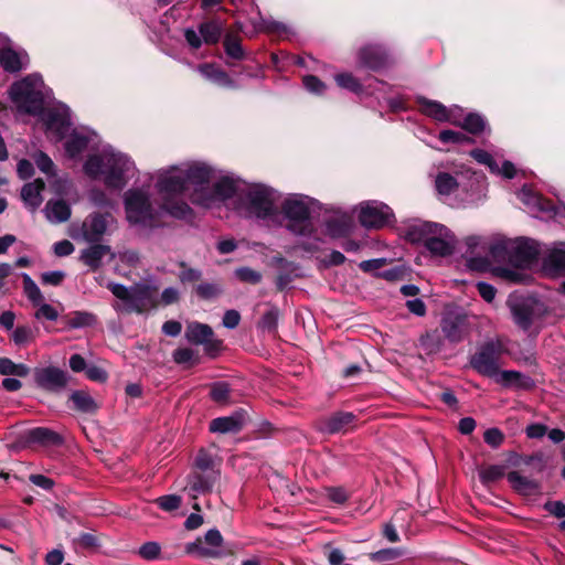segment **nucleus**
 <instances>
[{
	"mask_svg": "<svg viewBox=\"0 0 565 565\" xmlns=\"http://www.w3.org/2000/svg\"><path fill=\"white\" fill-rule=\"evenodd\" d=\"M215 180L214 170L205 163H185L160 170L157 173V189L164 195V207L172 216L186 217L191 209L179 195L189 193L192 203L212 207L216 202L232 198L237 186L233 179L222 177Z\"/></svg>",
	"mask_w": 565,
	"mask_h": 565,
	"instance_id": "nucleus-1",
	"label": "nucleus"
},
{
	"mask_svg": "<svg viewBox=\"0 0 565 565\" xmlns=\"http://www.w3.org/2000/svg\"><path fill=\"white\" fill-rule=\"evenodd\" d=\"M84 171L93 179L103 180L107 188L121 190L134 178L136 166L127 154L106 147L87 158Z\"/></svg>",
	"mask_w": 565,
	"mask_h": 565,
	"instance_id": "nucleus-2",
	"label": "nucleus"
},
{
	"mask_svg": "<svg viewBox=\"0 0 565 565\" xmlns=\"http://www.w3.org/2000/svg\"><path fill=\"white\" fill-rule=\"evenodd\" d=\"M156 190H158L156 188ZM161 198L159 209H156L150 202L148 191L143 189H131L125 193L124 203L127 220L131 225L146 230L160 227L162 213H171L164 207L166 199L162 193L157 191Z\"/></svg>",
	"mask_w": 565,
	"mask_h": 565,
	"instance_id": "nucleus-3",
	"label": "nucleus"
},
{
	"mask_svg": "<svg viewBox=\"0 0 565 565\" xmlns=\"http://www.w3.org/2000/svg\"><path fill=\"white\" fill-rule=\"evenodd\" d=\"M107 288L111 294L122 301L114 306L118 312L143 313L157 305L158 288L153 285L140 282L131 287L121 284L109 282Z\"/></svg>",
	"mask_w": 565,
	"mask_h": 565,
	"instance_id": "nucleus-4",
	"label": "nucleus"
},
{
	"mask_svg": "<svg viewBox=\"0 0 565 565\" xmlns=\"http://www.w3.org/2000/svg\"><path fill=\"white\" fill-rule=\"evenodd\" d=\"M408 235L413 241L423 242L425 247L436 256H449L456 246V238L444 225L431 222L414 224Z\"/></svg>",
	"mask_w": 565,
	"mask_h": 565,
	"instance_id": "nucleus-5",
	"label": "nucleus"
},
{
	"mask_svg": "<svg viewBox=\"0 0 565 565\" xmlns=\"http://www.w3.org/2000/svg\"><path fill=\"white\" fill-rule=\"evenodd\" d=\"M43 79L39 74H30L12 84L10 98L19 113L39 115L43 110Z\"/></svg>",
	"mask_w": 565,
	"mask_h": 565,
	"instance_id": "nucleus-6",
	"label": "nucleus"
},
{
	"mask_svg": "<svg viewBox=\"0 0 565 565\" xmlns=\"http://www.w3.org/2000/svg\"><path fill=\"white\" fill-rule=\"evenodd\" d=\"M237 211L246 217L265 220L276 214L275 194L269 188L254 184L238 194Z\"/></svg>",
	"mask_w": 565,
	"mask_h": 565,
	"instance_id": "nucleus-7",
	"label": "nucleus"
},
{
	"mask_svg": "<svg viewBox=\"0 0 565 565\" xmlns=\"http://www.w3.org/2000/svg\"><path fill=\"white\" fill-rule=\"evenodd\" d=\"M507 352L500 339L483 342L470 356L471 367L482 376L494 377L501 366V359Z\"/></svg>",
	"mask_w": 565,
	"mask_h": 565,
	"instance_id": "nucleus-8",
	"label": "nucleus"
},
{
	"mask_svg": "<svg viewBox=\"0 0 565 565\" xmlns=\"http://www.w3.org/2000/svg\"><path fill=\"white\" fill-rule=\"evenodd\" d=\"M282 213L288 220L287 228L296 235L309 236L312 233L310 209L306 199L292 196L287 199L282 206Z\"/></svg>",
	"mask_w": 565,
	"mask_h": 565,
	"instance_id": "nucleus-9",
	"label": "nucleus"
},
{
	"mask_svg": "<svg viewBox=\"0 0 565 565\" xmlns=\"http://www.w3.org/2000/svg\"><path fill=\"white\" fill-rule=\"evenodd\" d=\"M507 303L516 326L525 331L529 330L533 322L541 318L545 311L543 303L532 297L510 296Z\"/></svg>",
	"mask_w": 565,
	"mask_h": 565,
	"instance_id": "nucleus-10",
	"label": "nucleus"
},
{
	"mask_svg": "<svg viewBox=\"0 0 565 565\" xmlns=\"http://www.w3.org/2000/svg\"><path fill=\"white\" fill-rule=\"evenodd\" d=\"M503 252L508 254L509 262L516 268L529 267L539 255L536 243L532 239H519L510 246L494 245L491 248L493 257H498Z\"/></svg>",
	"mask_w": 565,
	"mask_h": 565,
	"instance_id": "nucleus-11",
	"label": "nucleus"
},
{
	"mask_svg": "<svg viewBox=\"0 0 565 565\" xmlns=\"http://www.w3.org/2000/svg\"><path fill=\"white\" fill-rule=\"evenodd\" d=\"M393 217L391 207L379 201H369L360 206L359 221L366 228H381Z\"/></svg>",
	"mask_w": 565,
	"mask_h": 565,
	"instance_id": "nucleus-12",
	"label": "nucleus"
},
{
	"mask_svg": "<svg viewBox=\"0 0 565 565\" xmlns=\"http://www.w3.org/2000/svg\"><path fill=\"white\" fill-rule=\"evenodd\" d=\"M115 224V217L110 213H92L82 224L83 238L88 243H97Z\"/></svg>",
	"mask_w": 565,
	"mask_h": 565,
	"instance_id": "nucleus-13",
	"label": "nucleus"
},
{
	"mask_svg": "<svg viewBox=\"0 0 565 565\" xmlns=\"http://www.w3.org/2000/svg\"><path fill=\"white\" fill-rule=\"evenodd\" d=\"M33 379L38 387L49 392H61L68 382L67 373L55 366L35 367Z\"/></svg>",
	"mask_w": 565,
	"mask_h": 565,
	"instance_id": "nucleus-14",
	"label": "nucleus"
},
{
	"mask_svg": "<svg viewBox=\"0 0 565 565\" xmlns=\"http://www.w3.org/2000/svg\"><path fill=\"white\" fill-rule=\"evenodd\" d=\"M440 328L447 340L461 342L469 333L468 318L465 313L449 311L444 315Z\"/></svg>",
	"mask_w": 565,
	"mask_h": 565,
	"instance_id": "nucleus-15",
	"label": "nucleus"
},
{
	"mask_svg": "<svg viewBox=\"0 0 565 565\" xmlns=\"http://www.w3.org/2000/svg\"><path fill=\"white\" fill-rule=\"evenodd\" d=\"M43 119L46 130L54 135L56 141H60L71 127L70 108L65 105L50 108L45 111Z\"/></svg>",
	"mask_w": 565,
	"mask_h": 565,
	"instance_id": "nucleus-16",
	"label": "nucleus"
},
{
	"mask_svg": "<svg viewBox=\"0 0 565 565\" xmlns=\"http://www.w3.org/2000/svg\"><path fill=\"white\" fill-rule=\"evenodd\" d=\"M356 416L351 412H337L319 419L317 427L321 433H345L354 424Z\"/></svg>",
	"mask_w": 565,
	"mask_h": 565,
	"instance_id": "nucleus-17",
	"label": "nucleus"
},
{
	"mask_svg": "<svg viewBox=\"0 0 565 565\" xmlns=\"http://www.w3.org/2000/svg\"><path fill=\"white\" fill-rule=\"evenodd\" d=\"M213 330L210 326L196 321L189 322L185 329V338L193 344L205 345L206 352L216 350L220 345L218 341H213Z\"/></svg>",
	"mask_w": 565,
	"mask_h": 565,
	"instance_id": "nucleus-18",
	"label": "nucleus"
},
{
	"mask_svg": "<svg viewBox=\"0 0 565 565\" xmlns=\"http://www.w3.org/2000/svg\"><path fill=\"white\" fill-rule=\"evenodd\" d=\"M221 475L216 472L201 471L192 469L189 476L188 487L193 498L198 494H205L212 492L214 486L220 480Z\"/></svg>",
	"mask_w": 565,
	"mask_h": 565,
	"instance_id": "nucleus-19",
	"label": "nucleus"
},
{
	"mask_svg": "<svg viewBox=\"0 0 565 565\" xmlns=\"http://www.w3.org/2000/svg\"><path fill=\"white\" fill-rule=\"evenodd\" d=\"M247 422V414L245 411H237L230 416L217 417L210 423V430L212 433L228 434L238 433L243 429Z\"/></svg>",
	"mask_w": 565,
	"mask_h": 565,
	"instance_id": "nucleus-20",
	"label": "nucleus"
},
{
	"mask_svg": "<svg viewBox=\"0 0 565 565\" xmlns=\"http://www.w3.org/2000/svg\"><path fill=\"white\" fill-rule=\"evenodd\" d=\"M96 134L88 129H74L65 142V151L68 157L79 156L95 139Z\"/></svg>",
	"mask_w": 565,
	"mask_h": 565,
	"instance_id": "nucleus-21",
	"label": "nucleus"
},
{
	"mask_svg": "<svg viewBox=\"0 0 565 565\" xmlns=\"http://www.w3.org/2000/svg\"><path fill=\"white\" fill-rule=\"evenodd\" d=\"M359 64L370 70H379L386 65L387 55L385 51L377 45H365L358 53Z\"/></svg>",
	"mask_w": 565,
	"mask_h": 565,
	"instance_id": "nucleus-22",
	"label": "nucleus"
},
{
	"mask_svg": "<svg viewBox=\"0 0 565 565\" xmlns=\"http://www.w3.org/2000/svg\"><path fill=\"white\" fill-rule=\"evenodd\" d=\"M493 379L503 387L530 390L534 386V381L530 376L512 370L500 371L499 369Z\"/></svg>",
	"mask_w": 565,
	"mask_h": 565,
	"instance_id": "nucleus-23",
	"label": "nucleus"
},
{
	"mask_svg": "<svg viewBox=\"0 0 565 565\" xmlns=\"http://www.w3.org/2000/svg\"><path fill=\"white\" fill-rule=\"evenodd\" d=\"M106 255H110L111 259L116 257V254L111 252L108 245L94 244L82 250L79 259L95 271L102 266L103 258Z\"/></svg>",
	"mask_w": 565,
	"mask_h": 565,
	"instance_id": "nucleus-24",
	"label": "nucleus"
},
{
	"mask_svg": "<svg viewBox=\"0 0 565 565\" xmlns=\"http://www.w3.org/2000/svg\"><path fill=\"white\" fill-rule=\"evenodd\" d=\"M43 212L46 220L54 224L68 221L72 213L70 204L63 199L49 200Z\"/></svg>",
	"mask_w": 565,
	"mask_h": 565,
	"instance_id": "nucleus-25",
	"label": "nucleus"
},
{
	"mask_svg": "<svg viewBox=\"0 0 565 565\" xmlns=\"http://www.w3.org/2000/svg\"><path fill=\"white\" fill-rule=\"evenodd\" d=\"M45 188V183L42 179H36L33 182H29L23 185L21 190V199L24 205L34 212L42 203V191Z\"/></svg>",
	"mask_w": 565,
	"mask_h": 565,
	"instance_id": "nucleus-26",
	"label": "nucleus"
},
{
	"mask_svg": "<svg viewBox=\"0 0 565 565\" xmlns=\"http://www.w3.org/2000/svg\"><path fill=\"white\" fill-rule=\"evenodd\" d=\"M29 64V56L25 53H18L11 49L0 50V65L9 73H17Z\"/></svg>",
	"mask_w": 565,
	"mask_h": 565,
	"instance_id": "nucleus-27",
	"label": "nucleus"
},
{
	"mask_svg": "<svg viewBox=\"0 0 565 565\" xmlns=\"http://www.w3.org/2000/svg\"><path fill=\"white\" fill-rule=\"evenodd\" d=\"M543 267L551 274L565 270V243H557L543 259Z\"/></svg>",
	"mask_w": 565,
	"mask_h": 565,
	"instance_id": "nucleus-28",
	"label": "nucleus"
},
{
	"mask_svg": "<svg viewBox=\"0 0 565 565\" xmlns=\"http://www.w3.org/2000/svg\"><path fill=\"white\" fill-rule=\"evenodd\" d=\"M222 460L209 450L200 449L194 458L193 469L221 475Z\"/></svg>",
	"mask_w": 565,
	"mask_h": 565,
	"instance_id": "nucleus-29",
	"label": "nucleus"
},
{
	"mask_svg": "<svg viewBox=\"0 0 565 565\" xmlns=\"http://www.w3.org/2000/svg\"><path fill=\"white\" fill-rule=\"evenodd\" d=\"M200 74L209 81L225 87H233L234 82L223 70L216 67L214 64H201L198 66Z\"/></svg>",
	"mask_w": 565,
	"mask_h": 565,
	"instance_id": "nucleus-30",
	"label": "nucleus"
},
{
	"mask_svg": "<svg viewBox=\"0 0 565 565\" xmlns=\"http://www.w3.org/2000/svg\"><path fill=\"white\" fill-rule=\"evenodd\" d=\"M418 104L420 106L422 111L425 115L438 121H448L450 118L449 110L439 102L420 97L418 98Z\"/></svg>",
	"mask_w": 565,
	"mask_h": 565,
	"instance_id": "nucleus-31",
	"label": "nucleus"
},
{
	"mask_svg": "<svg viewBox=\"0 0 565 565\" xmlns=\"http://www.w3.org/2000/svg\"><path fill=\"white\" fill-rule=\"evenodd\" d=\"M512 488L523 495H531L539 490V483L532 479L523 477L518 471H511L507 476Z\"/></svg>",
	"mask_w": 565,
	"mask_h": 565,
	"instance_id": "nucleus-32",
	"label": "nucleus"
},
{
	"mask_svg": "<svg viewBox=\"0 0 565 565\" xmlns=\"http://www.w3.org/2000/svg\"><path fill=\"white\" fill-rule=\"evenodd\" d=\"M70 398L78 412L92 414L98 408L94 398L85 391H74Z\"/></svg>",
	"mask_w": 565,
	"mask_h": 565,
	"instance_id": "nucleus-33",
	"label": "nucleus"
},
{
	"mask_svg": "<svg viewBox=\"0 0 565 565\" xmlns=\"http://www.w3.org/2000/svg\"><path fill=\"white\" fill-rule=\"evenodd\" d=\"M199 31L203 38L204 43L215 44L218 42L222 35L223 24L216 20L204 22L200 24Z\"/></svg>",
	"mask_w": 565,
	"mask_h": 565,
	"instance_id": "nucleus-34",
	"label": "nucleus"
},
{
	"mask_svg": "<svg viewBox=\"0 0 565 565\" xmlns=\"http://www.w3.org/2000/svg\"><path fill=\"white\" fill-rule=\"evenodd\" d=\"M0 374L25 377L30 374V367L23 363H15L9 358H0Z\"/></svg>",
	"mask_w": 565,
	"mask_h": 565,
	"instance_id": "nucleus-35",
	"label": "nucleus"
},
{
	"mask_svg": "<svg viewBox=\"0 0 565 565\" xmlns=\"http://www.w3.org/2000/svg\"><path fill=\"white\" fill-rule=\"evenodd\" d=\"M29 436L32 441L40 443L42 445H60L63 441L62 437L57 433L45 427L32 429Z\"/></svg>",
	"mask_w": 565,
	"mask_h": 565,
	"instance_id": "nucleus-36",
	"label": "nucleus"
},
{
	"mask_svg": "<svg viewBox=\"0 0 565 565\" xmlns=\"http://www.w3.org/2000/svg\"><path fill=\"white\" fill-rule=\"evenodd\" d=\"M22 280H23V292L26 296V298L34 305L38 306L42 301H44V297L38 285L34 282V280L28 275L22 274Z\"/></svg>",
	"mask_w": 565,
	"mask_h": 565,
	"instance_id": "nucleus-37",
	"label": "nucleus"
},
{
	"mask_svg": "<svg viewBox=\"0 0 565 565\" xmlns=\"http://www.w3.org/2000/svg\"><path fill=\"white\" fill-rule=\"evenodd\" d=\"M223 45L228 57L237 61H241L245 57V52L241 45V40L237 36L226 34Z\"/></svg>",
	"mask_w": 565,
	"mask_h": 565,
	"instance_id": "nucleus-38",
	"label": "nucleus"
},
{
	"mask_svg": "<svg viewBox=\"0 0 565 565\" xmlns=\"http://www.w3.org/2000/svg\"><path fill=\"white\" fill-rule=\"evenodd\" d=\"M278 309L271 308L263 315L257 323V328L264 332L275 333L278 326Z\"/></svg>",
	"mask_w": 565,
	"mask_h": 565,
	"instance_id": "nucleus-39",
	"label": "nucleus"
},
{
	"mask_svg": "<svg viewBox=\"0 0 565 565\" xmlns=\"http://www.w3.org/2000/svg\"><path fill=\"white\" fill-rule=\"evenodd\" d=\"M435 183L438 193L443 195H449L458 186L457 180L451 174L446 172L439 173L436 178Z\"/></svg>",
	"mask_w": 565,
	"mask_h": 565,
	"instance_id": "nucleus-40",
	"label": "nucleus"
},
{
	"mask_svg": "<svg viewBox=\"0 0 565 565\" xmlns=\"http://www.w3.org/2000/svg\"><path fill=\"white\" fill-rule=\"evenodd\" d=\"M172 356L177 364L194 365L199 362L198 353L190 348H178L173 351Z\"/></svg>",
	"mask_w": 565,
	"mask_h": 565,
	"instance_id": "nucleus-41",
	"label": "nucleus"
},
{
	"mask_svg": "<svg viewBox=\"0 0 565 565\" xmlns=\"http://www.w3.org/2000/svg\"><path fill=\"white\" fill-rule=\"evenodd\" d=\"M96 322L93 313L87 311H75L68 320V326L73 329L90 327Z\"/></svg>",
	"mask_w": 565,
	"mask_h": 565,
	"instance_id": "nucleus-42",
	"label": "nucleus"
},
{
	"mask_svg": "<svg viewBox=\"0 0 565 565\" xmlns=\"http://www.w3.org/2000/svg\"><path fill=\"white\" fill-rule=\"evenodd\" d=\"M156 504L167 512H172L181 507L182 498L178 494H168L154 500Z\"/></svg>",
	"mask_w": 565,
	"mask_h": 565,
	"instance_id": "nucleus-43",
	"label": "nucleus"
},
{
	"mask_svg": "<svg viewBox=\"0 0 565 565\" xmlns=\"http://www.w3.org/2000/svg\"><path fill=\"white\" fill-rule=\"evenodd\" d=\"M335 82L340 87L353 93H359L362 89L360 82L351 73L338 74L335 76Z\"/></svg>",
	"mask_w": 565,
	"mask_h": 565,
	"instance_id": "nucleus-44",
	"label": "nucleus"
},
{
	"mask_svg": "<svg viewBox=\"0 0 565 565\" xmlns=\"http://www.w3.org/2000/svg\"><path fill=\"white\" fill-rule=\"evenodd\" d=\"M484 119L477 114H469L466 116L462 122V128L470 134H478L484 129Z\"/></svg>",
	"mask_w": 565,
	"mask_h": 565,
	"instance_id": "nucleus-45",
	"label": "nucleus"
},
{
	"mask_svg": "<svg viewBox=\"0 0 565 565\" xmlns=\"http://www.w3.org/2000/svg\"><path fill=\"white\" fill-rule=\"evenodd\" d=\"M504 476V467L503 466H490L480 471V480L484 484H489L498 481Z\"/></svg>",
	"mask_w": 565,
	"mask_h": 565,
	"instance_id": "nucleus-46",
	"label": "nucleus"
},
{
	"mask_svg": "<svg viewBox=\"0 0 565 565\" xmlns=\"http://www.w3.org/2000/svg\"><path fill=\"white\" fill-rule=\"evenodd\" d=\"M401 555H402V552L399 548L388 547V548H383V550H380L377 552L370 554V558L376 563H385V562L394 561V559L398 558Z\"/></svg>",
	"mask_w": 565,
	"mask_h": 565,
	"instance_id": "nucleus-47",
	"label": "nucleus"
},
{
	"mask_svg": "<svg viewBox=\"0 0 565 565\" xmlns=\"http://www.w3.org/2000/svg\"><path fill=\"white\" fill-rule=\"evenodd\" d=\"M33 159L35 161L39 170L47 175L54 174V163L52 159L43 151H38L33 154Z\"/></svg>",
	"mask_w": 565,
	"mask_h": 565,
	"instance_id": "nucleus-48",
	"label": "nucleus"
},
{
	"mask_svg": "<svg viewBox=\"0 0 565 565\" xmlns=\"http://www.w3.org/2000/svg\"><path fill=\"white\" fill-rule=\"evenodd\" d=\"M180 267L182 268V270L179 274V280L182 284L195 282L201 279V270L188 267L184 262L180 263Z\"/></svg>",
	"mask_w": 565,
	"mask_h": 565,
	"instance_id": "nucleus-49",
	"label": "nucleus"
},
{
	"mask_svg": "<svg viewBox=\"0 0 565 565\" xmlns=\"http://www.w3.org/2000/svg\"><path fill=\"white\" fill-rule=\"evenodd\" d=\"M210 395L216 403H226L230 398V387L226 383H215L211 388Z\"/></svg>",
	"mask_w": 565,
	"mask_h": 565,
	"instance_id": "nucleus-50",
	"label": "nucleus"
},
{
	"mask_svg": "<svg viewBox=\"0 0 565 565\" xmlns=\"http://www.w3.org/2000/svg\"><path fill=\"white\" fill-rule=\"evenodd\" d=\"M439 139L444 143H461L471 141V138H469L465 134L449 129L440 131Z\"/></svg>",
	"mask_w": 565,
	"mask_h": 565,
	"instance_id": "nucleus-51",
	"label": "nucleus"
},
{
	"mask_svg": "<svg viewBox=\"0 0 565 565\" xmlns=\"http://www.w3.org/2000/svg\"><path fill=\"white\" fill-rule=\"evenodd\" d=\"M34 339V334L31 328L22 326L18 327L12 333V340L17 345H23Z\"/></svg>",
	"mask_w": 565,
	"mask_h": 565,
	"instance_id": "nucleus-52",
	"label": "nucleus"
},
{
	"mask_svg": "<svg viewBox=\"0 0 565 565\" xmlns=\"http://www.w3.org/2000/svg\"><path fill=\"white\" fill-rule=\"evenodd\" d=\"M39 306V309L36 310L34 317L36 319H46L50 321H56L58 318V311L51 305L45 303L42 301Z\"/></svg>",
	"mask_w": 565,
	"mask_h": 565,
	"instance_id": "nucleus-53",
	"label": "nucleus"
},
{
	"mask_svg": "<svg viewBox=\"0 0 565 565\" xmlns=\"http://www.w3.org/2000/svg\"><path fill=\"white\" fill-rule=\"evenodd\" d=\"M195 290H196L198 296L203 299L214 298L217 295H220V292H221L220 286L216 284H211V282L200 284V285H198Z\"/></svg>",
	"mask_w": 565,
	"mask_h": 565,
	"instance_id": "nucleus-54",
	"label": "nucleus"
},
{
	"mask_svg": "<svg viewBox=\"0 0 565 565\" xmlns=\"http://www.w3.org/2000/svg\"><path fill=\"white\" fill-rule=\"evenodd\" d=\"M115 258H118L120 263L130 267H136L140 263V255L135 249L118 252Z\"/></svg>",
	"mask_w": 565,
	"mask_h": 565,
	"instance_id": "nucleus-55",
	"label": "nucleus"
},
{
	"mask_svg": "<svg viewBox=\"0 0 565 565\" xmlns=\"http://www.w3.org/2000/svg\"><path fill=\"white\" fill-rule=\"evenodd\" d=\"M66 274L63 270L45 271L41 275V282L50 286H60Z\"/></svg>",
	"mask_w": 565,
	"mask_h": 565,
	"instance_id": "nucleus-56",
	"label": "nucleus"
},
{
	"mask_svg": "<svg viewBox=\"0 0 565 565\" xmlns=\"http://www.w3.org/2000/svg\"><path fill=\"white\" fill-rule=\"evenodd\" d=\"M160 545L157 542H147L139 548V555L145 559H156L160 554Z\"/></svg>",
	"mask_w": 565,
	"mask_h": 565,
	"instance_id": "nucleus-57",
	"label": "nucleus"
},
{
	"mask_svg": "<svg viewBox=\"0 0 565 565\" xmlns=\"http://www.w3.org/2000/svg\"><path fill=\"white\" fill-rule=\"evenodd\" d=\"M483 439L489 446L497 448L503 443L504 435L498 428H489L484 431Z\"/></svg>",
	"mask_w": 565,
	"mask_h": 565,
	"instance_id": "nucleus-58",
	"label": "nucleus"
},
{
	"mask_svg": "<svg viewBox=\"0 0 565 565\" xmlns=\"http://www.w3.org/2000/svg\"><path fill=\"white\" fill-rule=\"evenodd\" d=\"M327 497L334 503L343 504L349 499L347 490L342 487L327 488Z\"/></svg>",
	"mask_w": 565,
	"mask_h": 565,
	"instance_id": "nucleus-59",
	"label": "nucleus"
},
{
	"mask_svg": "<svg viewBox=\"0 0 565 565\" xmlns=\"http://www.w3.org/2000/svg\"><path fill=\"white\" fill-rule=\"evenodd\" d=\"M305 87L315 94H322L326 89L324 83H322L317 76L307 75L303 77Z\"/></svg>",
	"mask_w": 565,
	"mask_h": 565,
	"instance_id": "nucleus-60",
	"label": "nucleus"
},
{
	"mask_svg": "<svg viewBox=\"0 0 565 565\" xmlns=\"http://www.w3.org/2000/svg\"><path fill=\"white\" fill-rule=\"evenodd\" d=\"M236 276L242 280L250 284H257L262 279V275L248 267L238 268Z\"/></svg>",
	"mask_w": 565,
	"mask_h": 565,
	"instance_id": "nucleus-61",
	"label": "nucleus"
},
{
	"mask_svg": "<svg viewBox=\"0 0 565 565\" xmlns=\"http://www.w3.org/2000/svg\"><path fill=\"white\" fill-rule=\"evenodd\" d=\"M493 273L495 276L513 282H518L521 280V274L518 273L515 269L499 266L493 269Z\"/></svg>",
	"mask_w": 565,
	"mask_h": 565,
	"instance_id": "nucleus-62",
	"label": "nucleus"
},
{
	"mask_svg": "<svg viewBox=\"0 0 565 565\" xmlns=\"http://www.w3.org/2000/svg\"><path fill=\"white\" fill-rule=\"evenodd\" d=\"M477 289L483 300H486L487 302L493 301L497 294V289L492 285L484 281H479L477 284Z\"/></svg>",
	"mask_w": 565,
	"mask_h": 565,
	"instance_id": "nucleus-63",
	"label": "nucleus"
},
{
	"mask_svg": "<svg viewBox=\"0 0 565 565\" xmlns=\"http://www.w3.org/2000/svg\"><path fill=\"white\" fill-rule=\"evenodd\" d=\"M241 321V315L237 310L231 309L223 316V326L227 329H235Z\"/></svg>",
	"mask_w": 565,
	"mask_h": 565,
	"instance_id": "nucleus-64",
	"label": "nucleus"
}]
</instances>
